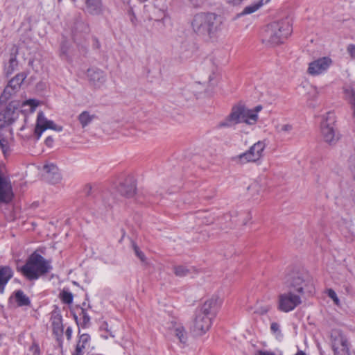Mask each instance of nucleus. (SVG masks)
Returning a JSON list of instances; mask_svg holds the SVG:
<instances>
[{"label": "nucleus", "instance_id": "f257e3e1", "mask_svg": "<svg viewBox=\"0 0 355 355\" xmlns=\"http://www.w3.org/2000/svg\"><path fill=\"white\" fill-rule=\"evenodd\" d=\"M220 304V299L217 295H213L196 309L191 328L194 336H201L209 330Z\"/></svg>", "mask_w": 355, "mask_h": 355}, {"label": "nucleus", "instance_id": "f03ea898", "mask_svg": "<svg viewBox=\"0 0 355 355\" xmlns=\"http://www.w3.org/2000/svg\"><path fill=\"white\" fill-rule=\"evenodd\" d=\"M292 31V26L288 19L272 21L263 28L261 33L262 42L269 46L279 45L284 42Z\"/></svg>", "mask_w": 355, "mask_h": 355}, {"label": "nucleus", "instance_id": "7ed1b4c3", "mask_svg": "<svg viewBox=\"0 0 355 355\" xmlns=\"http://www.w3.org/2000/svg\"><path fill=\"white\" fill-rule=\"evenodd\" d=\"M222 21L220 17L212 12L196 14L191 21L193 31L198 35L213 38L220 30Z\"/></svg>", "mask_w": 355, "mask_h": 355}, {"label": "nucleus", "instance_id": "20e7f679", "mask_svg": "<svg viewBox=\"0 0 355 355\" xmlns=\"http://www.w3.org/2000/svg\"><path fill=\"white\" fill-rule=\"evenodd\" d=\"M52 269L49 261L37 252L32 253L27 259L25 265L19 270L28 280H36Z\"/></svg>", "mask_w": 355, "mask_h": 355}, {"label": "nucleus", "instance_id": "39448f33", "mask_svg": "<svg viewBox=\"0 0 355 355\" xmlns=\"http://www.w3.org/2000/svg\"><path fill=\"white\" fill-rule=\"evenodd\" d=\"M285 284L288 291L300 294L302 297L305 294L313 295L315 292L313 279L306 272H292L288 277Z\"/></svg>", "mask_w": 355, "mask_h": 355}, {"label": "nucleus", "instance_id": "423d86ee", "mask_svg": "<svg viewBox=\"0 0 355 355\" xmlns=\"http://www.w3.org/2000/svg\"><path fill=\"white\" fill-rule=\"evenodd\" d=\"M241 123L254 125L257 123V116L244 105L238 104L232 107L230 114L218 123V127L230 128Z\"/></svg>", "mask_w": 355, "mask_h": 355}, {"label": "nucleus", "instance_id": "0eeeda50", "mask_svg": "<svg viewBox=\"0 0 355 355\" xmlns=\"http://www.w3.org/2000/svg\"><path fill=\"white\" fill-rule=\"evenodd\" d=\"M336 123V115L333 112H328L322 116L320 123L321 135L324 141L330 145L335 144L339 139L336 134L334 125Z\"/></svg>", "mask_w": 355, "mask_h": 355}, {"label": "nucleus", "instance_id": "6e6552de", "mask_svg": "<svg viewBox=\"0 0 355 355\" xmlns=\"http://www.w3.org/2000/svg\"><path fill=\"white\" fill-rule=\"evenodd\" d=\"M302 297L292 291L282 293L277 297V309L283 313L293 311L302 303Z\"/></svg>", "mask_w": 355, "mask_h": 355}, {"label": "nucleus", "instance_id": "1a4fd4ad", "mask_svg": "<svg viewBox=\"0 0 355 355\" xmlns=\"http://www.w3.org/2000/svg\"><path fill=\"white\" fill-rule=\"evenodd\" d=\"M266 148L263 141H259L254 144L247 151L234 156L232 160L239 164H245L248 162H256L263 157V153Z\"/></svg>", "mask_w": 355, "mask_h": 355}, {"label": "nucleus", "instance_id": "9d476101", "mask_svg": "<svg viewBox=\"0 0 355 355\" xmlns=\"http://www.w3.org/2000/svg\"><path fill=\"white\" fill-rule=\"evenodd\" d=\"M47 129L53 130L56 132H62L63 127L55 124L53 121L46 119L43 112L37 114V121L34 130V135L36 139L39 140L42 133Z\"/></svg>", "mask_w": 355, "mask_h": 355}, {"label": "nucleus", "instance_id": "9b49d317", "mask_svg": "<svg viewBox=\"0 0 355 355\" xmlns=\"http://www.w3.org/2000/svg\"><path fill=\"white\" fill-rule=\"evenodd\" d=\"M19 103L12 101L6 107H0V128H4L14 122L18 116Z\"/></svg>", "mask_w": 355, "mask_h": 355}, {"label": "nucleus", "instance_id": "f8f14e48", "mask_svg": "<svg viewBox=\"0 0 355 355\" xmlns=\"http://www.w3.org/2000/svg\"><path fill=\"white\" fill-rule=\"evenodd\" d=\"M333 61L328 56L319 58L309 64L307 73L317 76L325 73L331 66Z\"/></svg>", "mask_w": 355, "mask_h": 355}, {"label": "nucleus", "instance_id": "ddd939ff", "mask_svg": "<svg viewBox=\"0 0 355 355\" xmlns=\"http://www.w3.org/2000/svg\"><path fill=\"white\" fill-rule=\"evenodd\" d=\"M14 196L15 195L10 178L0 173V205L10 203Z\"/></svg>", "mask_w": 355, "mask_h": 355}, {"label": "nucleus", "instance_id": "4468645a", "mask_svg": "<svg viewBox=\"0 0 355 355\" xmlns=\"http://www.w3.org/2000/svg\"><path fill=\"white\" fill-rule=\"evenodd\" d=\"M42 176L45 181L51 184H57L61 182L62 177L59 168L53 163H48L43 166Z\"/></svg>", "mask_w": 355, "mask_h": 355}, {"label": "nucleus", "instance_id": "2eb2a0df", "mask_svg": "<svg viewBox=\"0 0 355 355\" xmlns=\"http://www.w3.org/2000/svg\"><path fill=\"white\" fill-rule=\"evenodd\" d=\"M87 77L89 82L95 87L100 88L104 85L106 82V75L101 69L92 68L87 70Z\"/></svg>", "mask_w": 355, "mask_h": 355}, {"label": "nucleus", "instance_id": "dca6fc26", "mask_svg": "<svg viewBox=\"0 0 355 355\" xmlns=\"http://www.w3.org/2000/svg\"><path fill=\"white\" fill-rule=\"evenodd\" d=\"M331 346L335 355H347L349 354L347 340L342 334H338L334 338Z\"/></svg>", "mask_w": 355, "mask_h": 355}, {"label": "nucleus", "instance_id": "f3484780", "mask_svg": "<svg viewBox=\"0 0 355 355\" xmlns=\"http://www.w3.org/2000/svg\"><path fill=\"white\" fill-rule=\"evenodd\" d=\"M51 320L53 334L55 336L56 340L61 346L63 342L62 336L64 331L62 317L60 314H55L52 315Z\"/></svg>", "mask_w": 355, "mask_h": 355}, {"label": "nucleus", "instance_id": "a211bd4d", "mask_svg": "<svg viewBox=\"0 0 355 355\" xmlns=\"http://www.w3.org/2000/svg\"><path fill=\"white\" fill-rule=\"evenodd\" d=\"M13 277V270L8 266H0V294H3L8 282Z\"/></svg>", "mask_w": 355, "mask_h": 355}, {"label": "nucleus", "instance_id": "6ab92c4d", "mask_svg": "<svg viewBox=\"0 0 355 355\" xmlns=\"http://www.w3.org/2000/svg\"><path fill=\"white\" fill-rule=\"evenodd\" d=\"M119 192L126 198L134 196L136 191V185L132 180H125L118 187Z\"/></svg>", "mask_w": 355, "mask_h": 355}, {"label": "nucleus", "instance_id": "aec40b11", "mask_svg": "<svg viewBox=\"0 0 355 355\" xmlns=\"http://www.w3.org/2000/svg\"><path fill=\"white\" fill-rule=\"evenodd\" d=\"M86 10L92 15H99L102 12L101 0H85Z\"/></svg>", "mask_w": 355, "mask_h": 355}, {"label": "nucleus", "instance_id": "412c9836", "mask_svg": "<svg viewBox=\"0 0 355 355\" xmlns=\"http://www.w3.org/2000/svg\"><path fill=\"white\" fill-rule=\"evenodd\" d=\"M15 302L18 306H26L31 305V300L21 290L14 292Z\"/></svg>", "mask_w": 355, "mask_h": 355}, {"label": "nucleus", "instance_id": "4be33fe9", "mask_svg": "<svg viewBox=\"0 0 355 355\" xmlns=\"http://www.w3.org/2000/svg\"><path fill=\"white\" fill-rule=\"evenodd\" d=\"M173 272L177 277H184L196 272V270L193 267L180 265L173 267Z\"/></svg>", "mask_w": 355, "mask_h": 355}, {"label": "nucleus", "instance_id": "5701e85b", "mask_svg": "<svg viewBox=\"0 0 355 355\" xmlns=\"http://www.w3.org/2000/svg\"><path fill=\"white\" fill-rule=\"evenodd\" d=\"M26 78V75L24 73H17L14 78H12L8 83L10 87L14 88L18 91L21 87V85Z\"/></svg>", "mask_w": 355, "mask_h": 355}, {"label": "nucleus", "instance_id": "b1692460", "mask_svg": "<svg viewBox=\"0 0 355 355\" xmlns=\"http://www.w3.org/2000/svg\"><path fill=\"white\" fill-rule=\"evenodd\" d=\"M96 116L94 114H90L88 111H83L78 115V121L83 128L87 126Z\"/></svg>", "mask_w": 355, "mask_h": 355}, {"label": "nucleus", "instance_id": "393cba45", "mask_svg": "<svg viewBox=\"0 0 355 355\" xmlns=\"http://www.w3.org/2000/svg\"><path fill=\"white\" fill-rule=\"evenodd\" d=\"M277 132L282 137H287L292 132L293 128L289 123H279L275 126Z\"/></svg>", "mask_w": 355, "mask_h": 355}, {"label": "nucleus", "instance_id": "a878e982", "mask_svg": "<svg viewBox=\"0 0 355 355\" xmlns=\"http://www.w3.org/2000/svg\"><path fill=\"white\" fill-rule=\"evenodd\" d=\"M18 62L15 55H12L10 58L8 64L5 66L4 73L5 75L8 77L10 76L17 68Z\"/></svg>", "mask_w": 355, "mask_h": 355}, {"label": "nucleus", "instance_id": "bb28decb", "mask_svg": "<svg viewBox=\"0 0 355 355\" xmlns=\"http://www.w3.org/2000/svg\"><path fill=\"white\" fill-rule=\"evenodd\" d=\"M175 336L178 338L180 343L184 344L187 341V334L185 329L182 325H178L174 329Z\"/></svg>", "mask_w": 355, "mask_h": 355}, {"label": "nucleus", "instance_id": "cd10ccee", "mask_svg": "<svg viewBox=\"0 0 355 355\" xmlns=\"http://www.w3.org/2000/svg\"><path fill=\"white\" fill-rule=\"evenodd\" d=\"M17 92V91L15 90L14 88H12L7 85L0 96L1 103H6L7 101Z\"/></svg>", "mask_w": 355, "mask_h": 355}, {"label": "nucleus", "instance_id": "c85d7f7f", "mask_svg": "<svg viewBox=\"0 0 355 355\" xmlns=\"http://www.w3.org/2000/svg\"><path fill=\"white\" fill-rule=\"evenodd\" d=\"M70 49V45L67 41L65 40L62 41L60 44V56L62 60H69V51Z\"/></svg>", "mask_w": 355, "mask_h": 355}, {"label": "nucleus", "instance_id": "c756f323", "mask_svg": "<svg viewBox=\"0 0 355 355\" xmlns=\"http://www.w3.org/2000/svg\"><path fill=\"white\" fill-rule=\"evenodd\" d=\"M345 94L352 105V108L354 110V114L355 115V92L352 89H345Z\"/></svg>", "mask_w": 355, "mask_h": 355}, {"label": "nucleus", "instance_id": "7c9ffc66", "mask_svg": "<svg viewBox=\"0 0 355 355\" xmlns=\"http://www.w3.org/2000/svg\"><path fill=\"white\" fill-rule=\"evenodd\" d=\"M261 6H262L261 3L258 1L257 3H254L252 4V5L246 6L243 9V10L242 12V14L243 15L252 14V13L254 12L255 11H257Z\"/></svg>", "mask_w": 355, "mask_h": 355}, {"label": "nucleus", "instance_id": "2f4dec72", "mask_svg": "<svg viewBox=\"0 0 355 355\" xmlns=\"http://www.w3.org/2000/svg\"><path fill=\"white\" fill-rule=\"evenodd\" d=\"M60 299L64 303L67 304H70L73 302V296L71 292L67 291H63L60 293Z\"/></svg>", "mask_w": 355, "mask_h": 355}, {"label": "nucleus", "instance_id": "473e14b6", "mask_svg": "<svg viewBox=\"0 0 355 355\" xmlns=\"http://www.w3.org/2000/svg\"><path fill=\"white\" fill-rule=\"evenodd\" d=\"M90 340V336L87 334H83L79 336L77 345L85 349L87 345Z\"/></svg>", "mask_w": 355, "mask_h": 355}, {"label": "nucleus", "instance_id": "72a5a7b5", "mask_svg": "<svg viewBox=\"0 0 355 355\" xmlns=\"http://www.w3.org/2000/svg\"><path fill=\"white\" fill-rule=\"evenodd\" d=\"M0 148L5 156L9 155L10 148L8 146V141L6 139H0Z\"/></svg>", "mask_w": 355, "mask_h": 355}, {"label": "nucleus", "instance_id": "f704fd0d", "mask_svg": "<svg viewBox=\"0 0 355 355\" xmlns=\"http://www.w3.org/2000/svg\"><path fill=\"white\" fill-rule=\"evenodd\" d=\"M327 293L328 297H330L334 301L335 304L339 305L340 300H339L336 292L333 289H331V288L328 289L327 291Z\"/></svg>", "mask_w": 355, "mask_h": 355}, {"label": "nucleus", "instance_id": "c9c22d12", "mask_svg": "<svg viewBox=\"0 0 355 355\" xmlns=\"http://www.w3.org/2000/svg\"><path fill=\"white\" fill-rule=\"evenodd\" d=\"M80 315L83 319V326L86 327L90 321V317L87 314V311L85 309L81 308V312L80 313Z\"/></svg>", "mask_w": 355, "mask_h": 355}, {"label": "nucleus", "instance_id": "e433bc0d", "mask_svg": "<svg viewBox=\"0 0 355 355\" xmlns=\"http://www.w3.org/2000/svg\"><path fill=\"white\" fill-rule=\"evenodd\" d=\"M97 206L98 207L99 209L103 211L104 209H107L111 206V202L110 199L105 200L104 197L101 202H98Z\"/></svg>", "mask_w": 355, "mask_h": 355}, {"label": "nucleus", "instance_id": "4c0bfd02", "mask_svg": "<svg viewBox=\"0 0 355 355\" xmlns=\"http://www.w3.org/2000/svg\"><path fill=\"white\" fill-rule=\"evenodd\" d=\"M270 331L272 334H276L277 336H282L280 326L277 322H273L270 324Z\"/></svg>", "mask_w": 355, "mask_h": 355}, {"label": "nucleus", "instance_id": "58836bf2", "mask_svg": "<svg viewBox=\"0 0 355 355\" xmlns=\"http://www.w3.org/2000/svg\"><path fill=\"white\" fill-rule=\"evenodd\" d=\"M38 104V101L35 99H29L23 103L24 105H30L32 110H34Z\"/></svg>", "mask_w": 355, "mask_h": 355}, {"label": "nucleus", "instance_id": "ea45409f", "mask_svg": "<svg viewBox=\"0 0 355 355\" xmlns=\"http://www.w3.org/2000/svg\"><path fill=\"white\" fill-rule=\"evenodd\" d=\"M347 51L350 55L351 58L355 60V45L349 44L347 47Z\"/></svg>", "mask_w": 355, "mask_h": 355}, {"label": "nucleus", "instance_id": "a19ab883", "mask_svg": "<svg viewBox=\"0 0 355 355\" xmlns=\"http://www.w3.org/2000/svg\"><path fill=\"white\" fill-rule=\"evenodd\" d=\"M134 250H135V252L136 255L137 256V257L141 261H144L145 258H146L145 255L141 251L139 250V248L136 245H134Z\"/></svg>", "mask_w": 355, "mask_h": 355}, {"label": "nucleus", "instance_id": "79ce46f5", "mask_svg": "<svg viewBox=\"0 0 355 355\" xmlns=\"http://www.w3.org/2000/svg\"><path fill=\"white\" fill-rule=\"evenodd\" d=\"M309 94L313 100H315L317 98L319 94V90L316 87H312L309 92Z\"/></svg>", "mask_w": 355, "mask_h": 355}, {"label": "nucleus", "instance_id": "37998d69", "mask_svg": "<svg viewBox=\"0 0 355 355\" xmlns=\"http://www.w3.org/2000/svg\"><path fill=\"white\" fill-rule=\"evenodd\" d=\"M270 309L268 306H260L258 307L254 311L256 313L263 315L266 314Z\"/></svg>", "mask_w": 355, "mask_h": 355}, {"label": "nucleus", "instance_id": "c03bdc74", "mask_svg": "<svg viewBox=\"0 0 355 355\" xmlns=\"http://www.w3.org/2000/svg\"><path fill=\"white\" fill-rule=\"evenodd\" d=\"M85 349L81 347L80 345H76V349L73 352L72 355H83Z\"/></svg>", "mask_w": 355, "mask_h": 355}, {"label": "nucleus", "instance_id": "a18cd8bd", "mask_svg": "<svg viewBox=\"0 0 355 355\" xmlns=\"http://www.w3.org/2000/svg\"><path fill=\"white\" fill-rule=\"evenodd\" d=\"M206 0H189V1L191 2V3L194 6V7H199L201 5H202L204 3V2Z\"/></svg>", "mask_w": 355, "mask_h": 355}, {"label": "nucleus", "instance_id": "49530a36", "mask_svg": "<svg viewBox=\"0 0 355 355\" xmlns=\"http://www.w3.org/2000/svg\"><path fill=\"white\" fill-rule=\"evenodd\" d=\"M261 110H262L261 105H257L253 109H250V112H252V113L255 114V115L257 116V121H258V119H259L258 112H259Z\"/></svg>", "mask_w": 355, "mask_h": 355}, {"label": "nucleus", "instance_id": "de8ad7c7", "mask_svg": "<svg viewBox=\"0 0 355 355\" xmlns=\"http://www.w3.org/2000/svg\"><path fill=\"white\" fill-rule=\"evenodd\" d=\"M65 335L67 340H71L72 336V328L71 327H68L65 331Z\"/></svg>", "mask_w": 355, "mask_h": 355}, {"label": "nucleus", "instance_id": "09e8293b", "mask_svg": "<svg viewBox=\"0 0 355 355\" xmlns=\"http://www.w3.org/2000/svg\"><path fill=\"white\" fill-rule=\"evenodd\" d=\"M45 144L49 146V147H51L53 146V139L52 137L49 136L48 137L46 138L45 139Z\"/></svg>", "mask_w": 355, "mask_h": 355}, {"label": "nucleus", "instance_id": "8fccbe9b", "mask_svg": "<svg viewBox=\"0 0 355 355\" xmlns=\"http://www.w3.org/2000/svg\"><path fill=\"white\" fill-rule=\"evenodd\" d=\"M256 355H276L274 352L268 351H259Z\"/></svg>", "mask_w": 355, "mask_h": 355}, {"label": "nucleus", "instance_id": "3c124183", "mask_svg": "<svg viewBox=\"0 0 355 355\" xmlns=\"http://www.w3.org/2000/svg\"><path fill=\"white\" fill-rule=\"evenodd\" d=\"M100 329H101V330H105V331H107V333H110V330H109V329H108V324H107V322H104L101 324V326Z\"/></svg>", "mask_w": 355, "mask_h": 355}, {"label": "nucleus", "instance_id": "603ef678", "mask_svg": "<svg viewBox=\"0 0 355 355\" xmlns=\"http://www.w3.org/2000/svg\"><path fill=\"white\" fill-rule=\"evenodd\" d=\"M93 42H94V44H93L94 46L96 49H99L101 46L99 41L95 37L93 39Z\"/></svg>", "mask_w": 355, "mask_h": 355}, {"label": "nucleus", "instance_id": "864d4df0", "mask_svg": "<svg viewBox=\"0 0 355 355\" xmlns=\"http://www.w3.org/2000/svg\"><path fill=\"white\" fill-rule=\"evenodd\" d=\"M130 13L131 15L130 21L134 25H135L136 17H135V14L132 12V10L130 11Z\"/></svg>", "mask_w": 355, "mask_h": 355}, {"label": "nucleus", "instance_id": "5fc2aeb1", "mask_svg": "<svg viewBox=\"0 0 355 355\" xmlns=\"http://www.w3.org/2000/svg\"><path fill=\"white\" fill-rule=\"evenodd\" d=\"M101 336L104 339H107L109 336L114 337V335H113L112 332H110L109 334H107V335L104 334V335H102Z\"/></svg>", "mask_w": 355, "mask_h": 355}, {"label": "nucleus", "instance_id": "6e6d98bb", "mask_svg": "<svg viewBox=\"0 0 355 355\" xmlns=\"http://www.w3.org/2000/svg\"><path fill=\"white\" fill-rule=\"evenodd\" d=\"M270 1V0H259V1L261 3V5L263 6V4L268 3Z\"/></svg>", "mask_w": 355, "mask_h": 355}, {"label": "nucleus", "instance_id": "4d7b16f0", "mask_svg": "<svg viewBox=\"0 0 355 355\" xmlns=\"http://www.w3.org/2000/svg\"><path fill=\"white\" fill-rule=\"evenodd\" d=\"M295 355H306V354H305V352L300 350V351L297 352Z\"/></svg>", "mask_w": 355, "mask_h": 355}, {"label": "nucleus", "instance_id": "13d9d810", "mask_svg": "<svg viewBox=\"0 0 355 355\" xmlns=\"http://www.w3.org/2000/svg\"><path fill=\"white\" fill-rule=\"evenodd\" d=\"M243 0H234V4H237V3H239L240 2H241Z\"/></svg>", "mask_w": 355, "mask_h": 355}, {"label": "nucleus", "instance_id": "bf43d9fd", "mask_svg": "<svg viewBox=\"0 0 355 355\" xmlns=\"http://www.w3.org/2000/svg\"><path fill=\"white\" fill-rule=\"evenodd\" d=\"M124 3H128L129 0H122Z\"/></svg>", "mask_w": 355, "mask_h": 355}, {"label": "nucleus", "instance_id": "052dcab7", "mask_svg": "<svg viewBox=\"0 0 355 355\" xmlns=\"http://www.w3.org/2000/svg\"><path fill=\"white\" fill-rule=\"evenodd\" d=\"M38 351H39V349H38V347H37V348L36 349L35 352V354L36 352H37Z\"/></svg>", "mask_w": 355, "mask_h": 355}, {"label": "nucleus", "instance_id": "680f3d73", "mask_svg": "<svg viewBox=\"0 0 355 355\" xmlns=\"http://www.w3.org/2000/svg\"><path fill=\"white\" fill-rule=\"evenodd\" d=\"M59 1H60L61 0H58ZM73 2H75V0H72Z\"/></svg>", "mask_w": 355, "mask_h": 355}]
</instances>
